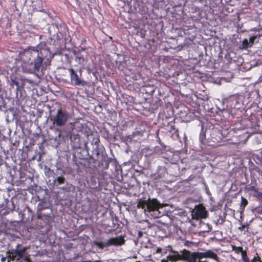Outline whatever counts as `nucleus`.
<instances>
[{
  "instance_id": "obj_1",
  "label": "nucleus",
  "mask_w": 262,
  "mask_h": 262,
  "mask_svg": "<svg viewBox=\"0 0 262 262\" xmlns=\"http://www.w3.org/2000/svg\"><path fill=\"white\" fill-rule=\"evenodd\" d=\"M50 55V49L45 41H41L35 47H28L19 52L20 58L24 63L23 70L30 73L38 72L45 59Z\"/></svg>"
},
{
  "instance_id": "obj_2",
  "label": "nucleus",
  "mask_w": 262,
  "mask_h": 262,
  "mask_svg": "<svg viewBox=\"0 0 262 262\" xmlns=\"http://www.w3.org/2000/svg\"><path fill=\"white\" fill-rule=\"evenodd\" d=\"M28 248L26 246H21L17 244L14 249L9 250L7 253V261L23 262L29 259L26 252Z\"/></svg>"
},
{
  "instance_id": "obj_3",
  "label": "nucleus",
  "mask_w": 262,
  "mask_h": 262,
  "mask_svg": "<svg viewBox=\"0 0 262 262\" xmlns=\"http://www.w3.org/2000/svg\"><path fill=\"white\" fill-rule=\"evenodd\" d=\"M71 117L70 113L67 110L59 108L57 110L56 115L53 116L52 120L54 125L61 127L66 124Z\"/></svg>"
},
{
  "instance_id": "obj_4",
  "label": "nucleus",
  "mask_w": 262,
  "mask_h": 262,
  "mask_svg": "<svg viewBox=\"0 0 262 262\" xmlns=\"http://www.w3.org/2000/svg\"><path fill=\"white\" fill-rule=\"evenodd\" d=\"M125 240L124 237L123 236H119L116 237H111L108 239L106 242L95 241L93 243L95 246L102 250L105 247L112 246H122L125 244Z\"/></svg>"
},
{
  "instance_id": "obj_5",
  "label": "nucleus",
  "mask_w": 262,
  "mask_h": 262,
  "mask_svg": "<svg viewBox=\"0 0 262 262\" xmlns=\"http://www.w3.org/2000/svg\"><path fill=\"white\" fill-rule=\"evenodd\" d=\"M70 76L71 82L75 85L84 86L86 82L82 78V70L81 68L77 70H74L73 68L68 69Z\"/></svg>"
},
{
  "instance_id": "obj_6",
  "label": "nucleus",
  "mask_w": 262,
  "mask_h": 262,
  "mask_svg": "<svg viewBox=\"0 0 262 262\" xmlns=\"http://www.w3.org/2000/svg\"><path fill=\"white\" fill-rule=\"evenodd\" d=\"M69 128L70 130L69 131L68 135L70 136L73 147L74 148H80L81 146L80 136L78 134H75L73 133V130L75 128L74 123H70Z\"/></svg>"
},
{
  "instance_id": "obj_7",
  "label": "nucleus",
  "mask_w": 262,
  "mask_h": 262,
  "mask_svg": "<svg viewBox=\"0 0 262 262\" xmlns=\"http://www.w3.org/2000/svg\"><path fill=\"white\" fill-rule=\"evenodd\" d=\"M49 209V205L47 203L44 201H42L38 203L37 206L36 215L38 219L42 220L44 217L48 220L51 217L52 211L50 210V213L47 214L43 213L42 211L45 209Z\"/></svg>"
},
{
  "instance_id": "obj_8",
  "label": "nucleus",
  "mask_w": 262,
  "mask_h": 262,
  "mask_svg": "<svg viewBox=\"0 0 262 262\" xmlns=\"http://www.w3.org/2000/svg\"><path fill=\"white\" fill-rule=\"evenodd\" d=\"M100 140L99 138H96L94 139L93 142H94L95 145H96L95 149L92 151V155L90 156V159L93 161L94 163L96 162L101 161L102 159L101 158L100 155V149L98 147V143Z\"/></svg>"
},
{
  "instance_id": "obj_9",
  "label": "nucleus",
  "mask_w": 262,
  "mask_h": 262,
  "mask_svg": "<svg viewBox=\"0 0 262 262\" xmlns=\"http://www.w3.org/2000/svg\"><path fill=\"white\" fill-rule=\"evenodd\" d=\"M139 254L143 257L146 258H150L153 254V246L151 244L150 245H145L142 246L139 250Z\"/></svg>"
},
{
  "instance_id": "obj_10",
  "label": "nucleus",
  "mask_w": 262,
  "mask_h": 262,
  "mask_svg": "<svg viewBox=\"0 0 262 262\" xmlns=\"http://www.w3.org/2000/svg\"><path fill=\"white\" fill-rule=\"evenodd\" d=\"M182 260H184L188 262H196L197 261L195 252H191L187 250H183L182 251Z\"/></svg>"
},
{
  "instance_id": "obj_11",
  "label": "nucleus",
  "mask_w": 262,
  "mask_h": 262,
  "mask_svg": "<svg viewBox=\"0 0 262 262\" xmlns=\"http://www.w3.org/2000/svg\"><path fill=\"white\" fill-rule=\"evenodd\" d=\"M208 212L205 207L200 206L196 208L194 215L197 219H206L208 216Z\"/></svg>"
},
{
  "instance_id": "obj_12",
  "label": "nucleus",
  "mask_w": 262,
  "mask_h": 262,
  "mask_svg": "<svg viewBox=\"0 0 262 262\" xmlns=\"http://www.w3.org/2000/svg\"><path fill=\"white\" fill-rule=\"evenodd\" d=\"M160 207V203L156 199H152L147 201V211L151 212L155 210H158Z\"/></svg>"
},
{
  "instance_id": "obj_13",
  "label": "nucleus",
  "mask_w": 262,
  "mask_h": 262,
  "mask_svg": "<svg viewBox=\"0 0 262 262\" xmlns=\"http://www.w3.org/2000/svg\"><path fill=\"white\" fill-rule=\"evenodd\" d=\"M228 135H233L231 138H229L228 140H230V143L233 144H239V139L238 137V133L235 132L234 130H230L228 133Z\"/></svg>"
},
{
  "instance_id": "obj_14",
  "label": "nucleus",
  "mask_w": 262,
  "mask_h": 262,
  "mask_svg": "<svg viewBox=\"0 0 262 262\" xmlns=\"http://www.w3.org/2000/svg\"><path fill=\"white\" fill-rule=\"evenodd\" d=\"M206 258L212 259L216 262H220V258L217 256V254L211 250H208L206 251Z\"/></svg>"
},
{
  "instance_id": "obj_15",
  "label": "nucleus",
  "mask_w": 262,
  "mask_h": 262,
  "mask_svg": "<svg viewBox=\"0 0 262 262\" xmlns=\"http://www.w3.org/2000/svg\"><path fill=\"white\" fill-rule=\"evenodd\" d=\"M182 254L180 255L178 252H174V254L169 255L167 256L168 259L171 261H176L182 260Z\"/></svg>"
},
{
  "instance_id": "obj_16",
  "label": "nucleus",
  "mask_w": 262,
  "mask_h": 262,
  "mask_svg": "<svg viewBox=\"0 0 262 262\" xmlns=\"http://www.w3.org/2000/svg\"><path fill=\"white\" fill-rule=\"evenodd\" d=\"M238 138L239 139V144L241 143H246L248 140L249 135L247 133H244L242 134H238Z\"/></svg>"
},
{
  "instance_id": "obj_17",
  "label": "nucleus",
  "mask_w": 262,
  "mask_h": 262,
  "mask_svg": "<svg viewBox=\"0 0 262 262\" xmlns=\"http://www.w3.org/2000/svg\"><path fill=\"white\" fill-rule=\"evenodd\" d=\"M252 46L250 45L248 40L247 38H245L242 41V43L239 45V49H247L248 48H251Z\"/></svg>"
},
{
  "instance_id": "obj_18",
  "label": "nucleus",
  "mask_w": 262,
  "mask_h": 262,
  "mask_svg": "<svg viewBox=\"0 0 262 262\" xmlns=\"http://www.w3.org/2000/svg\"><path fill=\"white\" fill-rule=\"evenodd\" d=\"M147 201L140 200L137 204L138 208L144 209L145 211L147 210Z\"/></svg>"
},
{
  "instance_id": "obj_19",
  "label": "nucleus",
  "mask_w": 262,
  "mask_h": 262,
  "mask_svg": "<svg viewBox=\"0 0 262 262\" xmlns=\"http://www.w3.org/2000/svg\"><path fill=\"white\" fill-rule=\"evenodd\" d=\"M215 219L214 223L216 225H223L225 221V218H223L220 215L215 216Z\"/></svg>"
},
{
  "instance_id": "obj_20",
  "label": "nucleus",
  "mask_w": 262,
  "mask_h": 262,
  "mask_svg": "<svg viewBox=\"0 0 262 262\" xmlns=\"http://www.w3.org/2000/svg\"><path fill=\"white\" fill-rule=\"evenodd\" d=\"M245 190L248 192H253L254 194L258 189L254 186L249 184L246 186Z\"/></svg>"
},
{
  "instance_id": "obj_21",
  "label": "nucleus",
  "mask_w": 262,
  "mask_h": 262,
  "mask_svg": "<svg viewBox=\"0 0 262 262\" xmlns=\"http://www.w3.org/2000/svg\"><path fill=\"white\" fill-rule=\"evenodd\" d=\"M75 60L79 64H83L84 61V58L80 54H77L76 56Z\"/></svg>"
},
{
  "instance_id": "obj_22",
  "label": "nucleus",
  "mask_w": 262,
  "mask_h": 262,
  "mask_svg": "<svg viewBox=\"0 0 262 262\" xmlns=\"http://www.w3.org/2000/svg\"><path fill=\"white\" fill-rule=\"evenodd\" d=\"M66 181L65 178L63 176L58 177L56 179L54 180V182L57 183V185H61L64 183Z\"/></svg>"
},
{
  "instance_id": "obj_23",
  "label": "nucleus",
  "mask_w": 262,
  "mask_h": 262,
  "mask_svg": "<svg viewBox=\"0 0 262 262\" xmlns=\"http://www.w3.org/2000/svg\"><path fill=\"white\" fill-rule=\"evenodd\" d=\"M197 260H200L202 258H206V251L204 252H195Z\"/></svg>"
},
{
  "instance_id": "obj_24",
  "label": "nucleus",
  "mask_w": 262,
  "mask_h": 262,
  "mask_svg": "<svg viewBox=\"0 0 262 262\" xmlns=\"http://www.w3.org/2000/svg\"><path fill=\"white\" fill-rule=\"evenodd\" d=\"M206 139V133L203 127H202L201 132L200 134V141L203 143Z\"/></svg>"
},
{
  "instance_id": "obj_25",
  "label": "nucleus",
  "mask_w": 262,
  "mask_h": 262,
  "mask_svg": "<svg viewBox=\"0 0 262 262\" xmlns=\"http://www.w3.org/2000/svg\"><path fill=\"white\" fill-rule=\"evenodd\" d=\"M241 254H242V259L244 262H250V260L249 259V258H248V257L247 256V253L246 251L243 250L241 252Z\"/></svg>"
},
{
  "instance_id": "obj_26",
  "label": "nucleus",
  "mask_w": 262,
  "mask_h": 262,
  "mask_svg": "<svg viewBox=\"0 0 262 262\" xmlns=\"http://www.w3.org/2000/svg\"><path fill=\"white\" fill-rule=\"evenodd\" d=\"M260 36L259 34L251 36L249 38V42L251 46L254 44L255 40Z\"/></svg>"
},
{
  "instance_id": "obj_27",
  "label": "nucleus",
  "mask_w": 262,
  "mask_h": 262,
  "mask_svg": "<svg viewBox=\"0 0 262 262\" xmlns=\"http://www.w3.org/2000/svg\"><path fill=\"white\" fill-rule=\"evenodd\" d=\"M232 249L233 251H234L237 253L242 252L244 250L242 246L237 247L235 245H232Z\"/></svg>"
},
{
  "instance_id": "obj_28",
  "label": "nucleus",
  "mask_w": 262,
  "mask_h": 262,
  "mask_svg": "<svg viewBox=\"0 0 262 262\" xmlns=\"http://www.w3.org/2000/svg\"><path fill=\"white\" fill-rule=\"evenodd\" d=\"M248 204V202L246 199L244 197H242L241 207L245 208Z\"/></svg>"
},
{
  "instance_id": "obj_29",
  "label": "nucleus",
  "mask_w": 262,
  "mask_h": 262,
  "mask_svg": "<svg viewBox=\"0 0 262 262\" xmlns=\"http://www.w3.org/2000/svg\"><path fill=\"white\" fill-rule=\"evenodd\" d=\"M144 132L143 131L137 130L134 132L132 135H130L132 136V138H134L135 136H142L143 135Z\"/></svg>"
},
{
  "instance_id": "obj_30",
  "label": "nucleus",
  "mask_w": 262,
  "mask_h": 262,
  "mask_svg": "<svg viewBox=\"0 0 262 262\" xmlns=\"http://www.w3.org/2000/svg\"><path fill=\"white\" fill-rule=\"evenodd\" d=\"M253 195L259 200L262 199V192L258 191V190L253 194Z\"/></svg>"
},
{
  "instance_id": "obj_31",
  "label": "nucleus",
  "mask_w": 262,
  "mask_h": 262,
  "mask_svg": "<svg viewBox=\"0 0 262 262\" xmlns=\"http://www.w3.org/2000/svg\"><path fill=\"white\" fill-rule=\"evenodd\" d=\"M235 101V103H237L236 98L234 96H231L229 97L227 100V102L228 104L231 102Z\"/></svg>"
},
{
  "instance_id": "obj_32",
  "label": "nucleus",
  "mask_w": 262,
  "mask_h": 262,
  "mask_svg": "<svg viewBox=\"0 0 262 262\" xmlns=\"http://www.w3.org/2000/svg\"><path fill=\"white\" fill-rule=\"evenodd\" d=\"M258 261H260V256L258 254L256 253L255 255L253 257V258L250 260V262H257Z\"/></svg>"
},
{
  "instance_id": "obj_33",
  "label": "nucleus",
  "mask_w": 262,
  "mask_h": 262,
  "mask_svg": "<svg viewBox=\"0 0 262 262\" xmlns=\"http://www.w3.org/2000/svg\"><path fill=\"white\" fill-rule=\"evenodd\" d=\"M254 211L258 214H262V206H258L255 208Z\"/></svg>"
},
{
  "instance_id": "obj_34",
  "label": "nucleus",
  "mask_w": 262,
  "mask_h": 262,
  "mask_svg": "<svg viewBox=\"0 0 262 262\" xmlns=\"http://www.w3.org/2000/svg\"><path fill=\"white\" fill-rule=\"evenodd\" d=\"M153 246V254H155V253H161L162 252V249L161 248H156L155 247L154 245Z\"/></svg>"
},
{
  "instance_id": "obj_35",
  "label": "nucleus",
  "mask_w": 262,
  "mask_h": 262,
  "mask_svg": "<svg viewBox=\"0 0 262 262\" xmlns=\"http://www.w3.org/2000/svg\"><path fill=\"white\" fill-rule=\"evenodd\" d=\"M192 244H193V242H190V241H186L184 242V245L186 246L190 247V246H191Z\"/></svg>"
},
{
  "instance_id": "obj_36",
  "label": "nucleus",
  "mask_w": 262,
  "mask_h": 262,
  "mask_svg": "<svg viewBox=\"0 0 262 262\" xmlns=\"http://www.w3.org/2000/svg\"><path fill=\"white\" fill-rule=\"evenodd\" d=\"M143 233L142 231H139L138 232L137 238H141L143 236Z\"/></svg>"
},
{
  "instance_id": "obj_37",
  "label": "nucleus",
  "mask_w": 262,
  "mask_h": 262,
  "mask_svg": "<svg viewBox=\"0 0 262 262\" xmlns=\"http://www.w3.org/2000/svg\"><path fill=\"white\" fill-rule=\"evenodd\" d=\"M173 134L176 136H177V137H179V132H178V129H176Z\"/></svg>"
},
{
  "instance_id": "obj_38",
  "label": "nucleus",
  "mask_w": 262,
  "mask_h": 262,
  "mask_svg": "<svg viewBox=\"0 0 262 262\" xmlns=\"http://www.w3.org/2000/svg\"><path fill=\"white\" fill-rule=\"evenodd\" d=\"M6 258H7V257H2V258H1V261L2 262H5L6 260Z\"/></svg>"
},
{
  "instance_id": "obj_39",
  "label": "nucleus",
  "mask_w": 262,
  "mask_h": 262,
  "mask_svg": "<svg viewBox=\"0 0 262 262\" xmlns=\"http://www.w3.org/2000/svg\"><path fill=\"white\" fill-rule=\"evenodd\" d=\"M12 82H13V84H15L16 85H17V86L18 85V82L17 81H16L15 80H13Z\"/></svg>"
},
{
  "instance_id": "obj_40",
  "label": "nucleus",
  "mask_w": 262,
  "mask_h": 262,
  "mask_svg": "<svg viewBox=\"0 0 262 262\" xmlns=\"http://www.w3.org/2000/svg\"><path fill=\"white\" fill-rule=\"evenodd\" d=\"M169 260V259H168L167 258L166 259H163L161 260L162 262H168V261Z\"/></svg>"
},
{
  "instance_id": "obj_41",
  "label": "nucleus",
  "mask_w": 262,
  "mask_h": 262,
  "mask_svg": "<svg viewBox=\"0 0 262 262\" xmlns=\"http://www.w3.org/2000/svg\"><path fill=\"white\" fill-rule=\"evenodd\" d=\"M86 42V40L85 38H83L82 40H81V44H82L83 43H85Z\"/></svg>"
},
{
  "instance_id": "obj_42",
  "label": "nucleus",
  "mask_w": 262,
  "mask_h": 262,
  "mask_svg": "<svg viewBox=\"0 0 262 262\" xmlns=\"http://www.w3.org/2000/svg\"><path fill=\"white\" fill-rule=\"evenodd\" d=\"M171 128L172 130H175V127L173 126H171Z\"/></svg>"
},
{
  "instance_id": "obj_43",
  "label": "nucleus",
  "mask_w": 262,
  "mask_h": 262,
  "mask_svg": "<svg viewBox=\"0 0 262 262\" xmlns=\"http://www.w3.org/2000/svg\"><path fill=\"white\" fill-rule=\"evenodd\" d=\"M60 188H61L62 190H64L66 189V188L65 187H61Z\"/></svg>"
},
{
  "instance_id": "obj_44",
  "label": "nucleus",
  "mask_w": 262,
  "mask_h": 262,
  "mask_svg": "<svg viewBox=\"0 0 262 262\" xmlns=\"http://www.w3.org/2000/svg\"><path fill=\"white\" fill-rule=\"evenodd\" d=\"M196 262H207V261H201V260H199L198 261H196Z\"/></svg>"
},
{
  "instance_id": "obj_45",
  "label": "nucleus",
  "mask_w": 262,
  "mask_h": 262,
  "mask_svg": "<svg viewBox=\"0 0 262 262\" xmlns=\"http://www.w3.org/2000/svg\"><path fill=\"white\" fill-rule=\"evenodd\" d=\"M230 106H231V107H235V105H233H233H232V104H230Z\"/></svg>"
},
{
  "instance_id": "obj_46",
  "label": "nucleus",
  "mask_w": 262,
  "mask_h": 262,
  "mask_svg": "<svg viewBox=\"0 0 262 262\" xmlns=\"http://www.w3.org/2000/svg\"><path fill=\"white\" fill-rule=\"evenodd\" d=\"M41 37H42V36L41 35H39V39H40L41 38Z\"/></svg>"
},
{
  "instance_id": "obj_47",
  "label": "nucleus",
  "mask_w": 262,
  "mask_h": 262,
  "mask_svg": "<svg viewBox=\"0 0 262 262\" xmlns=\"http://www.w3.org/2000/svg\"><path fill=\"white\" fill-rule=\"evenodd\" d=\"M82 50L84 51V50H85V48H82Z\"/></svg>"
},
{
  "instance_id": "obj_48",
  "label": "nucleus",
  "mask_w": 262,
  "mask_h": 262,
  "mask_svg": "<svg viewBox=\"0 0 262 262\" xmlns=\"http://www.w3.org/2000/svg\"><path fill=\"white\" fill-rule=\"evenodd\" d=\"M259 262H262V260L261 259V258L260 257V261H259Z\"/></svg>"
},
{
  "instance_id": "obj_49",
  "label": "nucleus",
  "mask_w": 262,
  "mask_h": 262,
  "mask_svg": "<svg viewBox=\"0 0 262 262\" xmlns=\"http://www.w3.org/2000/svg\"><path fill=\"white\" fill-rule=\"evenodd\" d=\"M2 165V163L1 162H0V165Z\"/></svg>"
},
{
  "instance_id": "obj_50",
  "label": "nucleus",
  "mask_w": 262,
  "mask_h": 262,
  "mask_svg": "<svg viewBox=\"0 0 262 262\" xmlns=\"http://www.w3.org/2000/svg\"><path fill=\"white\" fill-rule=\"evenodd\" d=\"M136 262H141V261H136Z\"/></svg>"
}]
</instances>
